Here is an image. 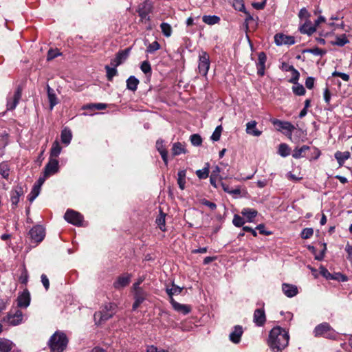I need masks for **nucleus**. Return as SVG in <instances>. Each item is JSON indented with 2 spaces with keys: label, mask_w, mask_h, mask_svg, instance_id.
Listing matches in <instances>:
<instances>
[{
  "label": "nucleus",
  "mask_w": 352,
  "mask_h": 352,
  "mask_svg": "<svg viewBox=\"0 0 352 352\" xmlns=\"http://www.w3.org/2000/svg\"><path fill=\"white\" fill-rule=\"evenodd\" d=\"M345 251L347 253V259L352 263V245L347 243L345 247Z\"/></svg>",
  "instance_id": "63"
},
{
  "label": "nucleus",
  "mask_w": 352,
  "mask_h": 352,
  "mask_svg": "<svg viewBox=\"0 0 352 352\" xmlns=\"http://www.w3.org/2000/svg\"><path fill=\"white\" fill-rule=\"evenodd\" d=\"M243 333V329L242 326H241V325L234 326L233 327L231 333L229 335L230 340L234 344L239 343Z\"/></svg>",
  "instance_id": "16"
},
{
  "label": "nucleus",
  "mask_w": 352,
  "mask_h": 352,
  "mask_svg": "<svg viewBox=\"0 0 352 352\" xmlns=\"http://www.w3.org/2000/svg\"><path fill=\"white\" fill-rule=\"evenodd\" d=\"M257 122L255 120L250 121L246 124V133L255 137H258L262 132L256 129Z\"/></svg>",
  "instance_id": "23"
},
{
  "label": "nucleus",
  "mask_w": 352,
  "mask_h": 352,
  "mask_svg": "<svg viewBox=\"0 0 352 352\" xmlns=\"http://www.w3.org/2000/svg\"><path fill=\"white\" fill-rule=\"evenodd\" d=\"M9 168L6 163H0V175H2L3 178H7L9 176Z\"/></svg>",
  "instance_id": "52"
},
{
  "label": "nucleus",
  "mask_w": 352,
  "mask_h": 352,
  "mask_svg": "<svg viewBox=\"0 0 352 352\" xmlns=\"http://www.w3.org/2000/svg\"><path fill=\"white\" fill-rule=\"evenodd\" d=\"M349 41L346 38V34H342L339 36H336V40L332 41V44L338 46H344L345 44L348 43Z\"/></svg>",
  "instance_id": "40"
},
{
  "label": "nucleus",
  "mask_w": 352,
  "mask_h": 352,
  "mask_svg": "<svg viewBox=\"0 0 352 352\" xmlns=\"http://www.w3.org/2000/svg\"><path fill=\"white\" fill-rule=\"evenodd\" d=\"M170 302L175 311L182 313L184 315L188 314L191 310V308L189 305L180 304L176 302L173 299V298H171V300H170Z\"/></svg>",
  "instance_id": "20"
},
{
  "label": "nucleus",
  "mask_w": 352,
  "mask_h": 352,
  "mask_svg": "<svg viewBox=\"0 0 352 352\" xmlns=\"http://www.w3.org/2000/svg\"><path fill=\"white\" fill-rule=\"evenodd\" d=\"M207 166L204 168L203 169L197 170L196 171V175L199 179H206L208 177L209 175V165L206 164Z\"/></svg>",
  "instance_id": "46"
},
{
  "label": "nucleus",
  "mask_w": 352,
  "mask_h": 352,
  "mask_svg": "<svg viewBox=\"0 0 352 352\" xmlns=\"http://www.w3.org/2000/svg\"><path fill=\"white\" fill-rule=\"evenodd\" d=\"M160 29L162 30V34L166 36L169 37L171 36L172 34V28L171 26L167 23H162L160 25Z\"/></svg>",
  "instance_id": "42"
},
{
  "label": "nucleus",
  "mask_w": 352,
  "mask_h": 352,
  "mask_svg": "<svg viewBox=\"0 0 352 352\" xmlns=\"http://www.w3.org/2000/svg\"><path fill=\"white\" fill-rule=\"evenodd\" d=\"M274 41L277 45H294L295 43V38L292 36H287L284 34H276L274 36Z\"/></svg>",
  "instance_id": "11"
},
{
  "label": "nucleus",
  "mask_w": 352,
  "mask_h": 352,
  "mask_svg": "<svg viewBox=\"0 0 352 352\" xmlns=\"http://www.w3.org/2000/svg\"><path fill=\"white\" fill-rule=\"evenodd\" d=\"M139 80L134 76H131L126 80V88L132 91H135L138 89L139 85Z\"/></svg>",
  "instance_id": "27"
},
{
  "label": "nucleus",
  "mask_w": 352,
  "mask_h": 352,
  "mask_svg": "<svg viewBox=\"0 0 352 352\" xmlns=\"http://www.w3.org/2000/svg\"><path fill=\"white\" fill-rule=\"evenodd\" d=\"M298 16L301 19H307L309 16V13L308 12V11L307 10V9L305 8H303L300 10L299 13H298Z\"/></svg>",
  "instance_id": "62"
},
{
  "label": "nucleus",
  "mask_w": 352,
  "mask_h": 352,
  "mask_svg": "<svg viewBox=\"0 0 352 352\" xmlns=\"http://www.w3.org/2000/svg\"><path fill=\"white\" fill-rule=\"evenodd\" d=\"M232 223L236 227H241L245 224V221L241 216L235 214L234 216Z\"/></svg>",
  "instance_id": "56"
},
{
  "label": "nucleus",
  "mask_w": 352,
  "mask_h": 352,
  "mask_svg": "<svg viewBox=\"0 0 352 352\" xmlns=\"http://www.w3.org/2000/svg\"><path fill=\"white\" fill-rule=\"evenodd\" d=\"M130 280H131L130 274H126L120 276L117 278V280L113 283V287L117 289H120L123 287H125L126 286H127L129 284Z\"/></svg>",
  "instance_id": "19"
},
{
  "label": "nucleus",
  "mask_w": 352,
  "mask_h": 352,
  "mask_svg": "<svg viewBox=\"0 0 352 352\" xmlns=\"http://www.w3.org/2000/svg\"><path fill=\"white\" fill-rule=\"evenodd\" d=\"M64 219L68 223L76 226H80L83 221L82 215L72 209H68L64 215Z\"/></svg>",
  "instance_id": "7"
},
{
  "label": "nucleus",
  "mask_w": 352,
  "mask_h": 352,
  "mask_svg": "<svg viewBox=\"0 0 352 352\" xmlns=\"http://www.w3.org/2000/svg\"><path fill=\"white\" fill-rule=\"evenodd\" d=\"M140 68L145 74L151 73V67L148 60L143 61L141 64Z\"/></svg>",
  "instance_id": "57"
},
{
  "label": "nucleus",
  "mask_w": 352,
  "mask_h": 352,
  "mask_svg": "<svg viewBox=\"0 0 352 352\" xmlns=\"http://www.w3.org/2000/svg\"><path fill=\"white\" fill-rule=\"evenodd\" d=\"M289 70L292 72V77L289 79V82L297 84L300 78V73L292 65L289 66Z\"/></svg>",
  "instance_id": "41"
},
{
  "label": "nucleus",
  "mask_w": 352,
  "mask_h": 352,
  "mask_svg": "<svg viewBox=\"0 0 352 352\" xmlns=\"http://www.w3.org/2000/svg\"><path fill=\"white\" fill-rule=\"evenodd\" d=\"M12 348V343L5 338H0V351L10 352Z\"/></svg>",
  "instance_id": "32"
},
{
  "label": "nucleus",
  "mask_w": 352,
  "mask_h": 352,
  "mask_svg": "<svg viewBox=\"0 0 352 352\" xmlns=\"http://www.w3.org/2000/svg\"><path fill=\"white\" fill-rule=\"evenodd\" d=\"M316 30V25H313L310 21H307L303 25L300 26L299 31L302 34H306L308 35L312 34Z\"/></svg>",
  "instance_id": "24"
},
{
  "label": "nucleus",
  "mask_w": 352,
  "mask_h": 352,
  "mask_svg": "<svg viewBox=\"0 0 352 352\" xmlns=\"http://www.w3.org/2000/svg\"><path fill=\"white\" fill-rule=\"evenodd\" d=\"M271 122L276 127L277 131L283 132L289 138H292V132L296 128L291 122L276 118L272 119Z\"/></svg>",
  "instance_id": "6"
},
{
  "label": "nucleus",
  "mask_w": 352,
  "mask_h": 352,
  "mask_svg": "<svg viewBox=\"0 0 352 352\" xmlns=\"http://www.w3.org/2000/svg\"><path fill=\"white\" fill-rule=\"evenodd\" d=\"M289 340L288 332L277 326L270 331L267 344L273 352H280L288 345Z\"/></svg>",
  "instance_id": "1"
},
{
  "label": "nucleus",
  "mask_w": 352,
  "mask_h": 352,
  "mask_svg": "<svg viewBox=\"0 0 352 352\" xmlns=\"http://www.w3.org/2000/svg\"><path fill=\"white\" fill-rule=\"evenodd\" d=\"M333 76H339L343 80L348 81L349 80V76L346 74L342 73L340 72L335 71L332 74Z\"/></svg>",
  "instance_id": "60"
},
{
  "label": "nucleus",
  "mask_w": 352,
  "mask_h": 352,
  "mask_svg": "<svg viewBox=\"0 0 352 352\" xmlns=\"http://www.w3.org/2000/svg\"><path fill=\"white\" fill-rule=\"evenodd\" d=\"M292 91L296 96H303L306 92L305 87L298 82H297V84H294L292 87Z\"/></svg>",
  "instance_id": "44"
},
{
  "label": "nucleus",
  "mask_w": 352,
  "mask_h": 352,
  "mask_svg": "<svg viewBox=\"0 0 352 352\" xmlns=\"http://www.w3.org/2000/svg\"><path fill=\"white\" fill-rule=\"evenodd\" d=\"M282 290L285 296L289 298L295 296L298 294V288L296 285L283 283Z\"/></svg>",
  "instance_id": "22"
},
{
  "label": "nucleus",
  "mask_w": 352,
  "mask_h": 352,
  "mask_svg": "<svg viewBox=\"0 0 352 352\" xmlns=\"http://www.w3.org/2000/svg\"><path fill=\"white\" fill-rule=\"evenodd\" d=\"M28 235L30 236L31 242L36 245L43 240L45 237V229L41 226H36L30 230Z\"/></svg>",
  "instance_id": "8"
},
{
  "label": "nucleus",
  "mask_w": 352,
  "mask_h": 352,
  "mask_svg": "<svg viewBox=\"0 0 352 352\" xmlns=\"http://www.w3.org/2000/svg\"><path fill=\"white\" fill-rule=\"evenodd\" d=\"M147 296L146 292L143 289L134 290L135 302L133 304V309L135 310L144 302Z\"/></svg>",
  "instance_id": "15"
},
{
  "label": "nucleus",
  "mask_w": 352,
  "mask_h": 352,
  "mask_svg": "<svg viewBox=\"0 0 352 352\" xmlns=\"http://www.w3.org/2000/svg\"><path fill=\"white\" fill-rule=\"evenodd\" d=\"M30 294L28 289H23V308H27L30 304Z\"/></svg>",
  "instance_id": "55"
},
{
  "label": "nucleus",
  "mask_w": 352,
  "mask_h": 352,
  "mask_svg": "<svg viewBox=\"0 0 352 352\" xmlns=\"http://www.w3.org/2000/svg\"><path fill=\"white\" fill-rule=\"evenodd\" d=\"M186 173V172L185 170H179L177 173V175H178L177 184L179 185V187L182 190H184L185 188Z\"/></svg>",
  "instance_id": "35"
},
{
  "label": "nucleus",
  "mask_w": 352,
  "mask_h": 352,
  "mask_svg": "<svg viewBox=\"0 0 352 352\" xmlns=\"http://www.w3.org/2000/svg\"><path fill=\"white\" fill-rule=\"evenodd\" d=\"M320 274L329 280L332 279H338V278L334 277L333 274H331L327 268L321 266L320 267Z\"/></svg>",
  "instance_id": "51"
},
{
  "label": "nucleus",
  "mask_w": 352,
  "mask_h": 352,
  "mask_svg": "<svg viewBox=\"0 0 352 352\" xmlns=\"http://www.w3.org/2000/svg\"><path fill=\"white\" fill-rule=\"evenodd\" d=\"M290 148L287 144L282 143L278 146V154L282 157H287L290 154Z\"/></svg>",
  "instance_id": "38"
},
{
  "label": "nucleus",
  "mask_w": 352,
  "mask_h": 352,
  "mask_svg": "<svg viewBox=\"0 0 352 352\" xmlns=\"http://www.w3.org/2000/svg\"><path fill=\"white\" fill-rule=\"evenodd\" d=\"M165 214H164L162 212H160V215L156 219V223L157 224L159 228L162 231H165Z\"/></svg>",
  "instance_id": "43"
},
{
  "label": "nucleus",
  "mask_w": 352,
  "mask_h": 352,
  "mask_svg": "<svg viewBox=\"0 0 352 352\" xmlns=\"http://www.w3.org/2000/svg\"><path fill=\"white\" fill-rule=\"evenodd\" d=\"M350 155L351 154L349 151H338L335 153V157L340 166H342L344 162L350 157Z\"/></svg>",
  "instance_id": "28"
},
{
  "label": "nucleus",
  "mask_w": 352,
  "mask_h": 352,
  "mask_svg": "<svg viewBox=\"0 0 352 352\" xmlns=\"http://www.w3.org/2000/svg\"><path fill=\"white\" fill-rule=\"evenodd\" d=\"M172 154L173 156L179 155L182 153H186L187 152L185 148V145L179 142H175L172 147Z\"/></svg>",
  "instance_id": "26"
},
{
  "label": "nucleus",
  "mask_w": 352,
  "mask_h": 352,
  "mask_svg": "<svg viewBox=\"0 0 352 352\" xmlns=\"http://www.w3.org/2000/svg\"><path fill=\"white\" fill-rule=\"evenodd\" d=\"M182 291V288L175 285V284L172 285L171 288L166 289V293L170 297V300H171V298H173V295L179 294Z\"/></svg>",
  "instance_id": "39"
},
{
  "label": "nucleus",
  "mask_w": 352,
  "mask_h": 352,
  "mask_svg": "<svg viewBox=\"0 0 352 352\" xmlns=\"http://www.w3.org/2000/svg\"><path fill=\"white\" fill-rule=\"evenodd\" d=\"M221 186L223 190L229 194L234 195H239L241 194V189L239 187L232 189L230 187L228 184L223 182L221 183Z\"/></svg>",
  "instance_id": "37"
},
{
  "label": "nucleus",
  "mask_w": 352,
  "mask_h": 352,
  "mask_svg": "<svg viewBox=\"0 0 352 352\" xmlns=\"http://www.w3.org/2000/svg\"><path fill=\"white\" fill-rule=\"evenodd\" d=\"M266 61L267 56L265 53L263 52H259L258 54V60L256 63L257 74L259 76H263L265 75Z\"/></svg>",
  "instance_id": "12"
},
{
  "label": "nucleus",
  "mask_w": 352,
  "mask_h": 352,
  "mask_svg": "<svg viewBox=\"0 0 352 352\" xmlns=\"http://www.w3.org/2000/svg\"><path fill=\"white\" fill-rule=\"evenodd\" d=\"M223 128L221 125H219L216 127L210 138L213 141H218L220 139Z\"/></svg>",
  "instance_id": "49"
},
{
  "label": "nucleus",
  "mask_w": 352,
  "mask_h": 352,
  "mask_svg": "<svg viewBox=\"0 0 352 352\" xmlns=\"http://www.w3.org/2000/svg\"><path fill=\"white\" fill-rule=\"evenodd\" d=\"M314 234V230L311 228H304L301 233L300 236L303 239H310Z\"/></svg>",
  "instance_id": "48"
},
{
  "label": "nucleus",
  "mask_w": 352,
  "mask_h": 352,
  "mask_svg": "<svg viewBox=\"0 0 352 352\" xmlns=\"http://www.w3.org/2000/svg\"><path fill=\"white\" fill-rule=\"evenodd\" d=\"M315 337H324L329 339H335L336 333L327 322H323L317 325L314 330Z\"/></svg>",
  "instance_id": "5"
},
{
  "label": "nucleus",
  "mask_w": 352,
  "mask_h": 352,
  "mask_svg": "<svg viewBox=\"0 0 352 352\" xmlns=\"http://www.w3.org/2000/svg\"><path fill=\"white\" fill-rule=\"evenodd\" d=\"M156 148L160 153L161 157L166 166L168 165V152L164 145V141L162 139H158L156 142Z\"/></svg>",
  "instance_id": "21"
},
{
  "label": "nucleus",
  "mask_w": 352,
  "mask_h": 352,
  "mask_svg": "<svg viewBox=\"0 0 352 352\" xmlns=\"http://www.w3.org/2000/svg\"><path fill=\"white\" fill-rule=\"evenodd\" d=\"M62 150V147L60 146L59 142L58 141H55L52 144V146L50 150V158H55L60 155Z\"/></svg>",
  "instance_id": "31"
},
{
  "label": "nucleus",
  "mask_w": 352,
  "mask_h": 352,
  "mask_svg": "<svg viewBox=\"0 0 352 352\" xmlns=\"http://www.w3.org/2000/svg\"><path fill=\"white\" fill-rule=\"evenodd\" d=\"M253 322L257 327H263L266 322V316L263 308L255 309L253 316Z\"/></svg>",
  "instance_id": "13"
},
{
  "label": "nucleus",
  "mask_w": 352,
  "mask_h": 352,
  "mask_svg": "<svg viewBox=\"0 0 352 352\" xmlns=\"http://www.w3.org/2000/svg\"><path fill=\"white\" fill-rule=\"evenodd\" d=\"M323 95H324V100L325 102L327 104H329L330 100H331V93L329 91V88L327 87L324 90V94Z\"/></svg>",
  "instance_id": "61"
},
{
  "label": "nucleus",
  "mask_w": 352,
  "mask_h": 352,
  "mask_svg": "<svg viewBox=\"0 0 352 352\" xmlns=\"http://www.w3.org/2000/svg\"><path fill=\"white\" fill-rule=\"evenodd\" d=\"M210 57L208 53L202 52L199 57L198 69L200 74L206 76L210 68Z\"/></svg>",
  "instance_id": "9"
},
{
  "label": "nucleus",
  "mask_w": 352,
  "mask_h": 352,
  "mask_svg": "<svg viewBox=\"0 0 352 352\" xmlns=\"http://www.w3.org/2000/svg\"><path fill=\"white\" fill-rule=\"evenodd\" d=\"M116 305L114 303H107L100 311L94 314V320L96 324H101L113 317L116 311Z\"/></svg>",
  "instance_id": "4"
},
{
  "label": "nucleus",
  "mask_w": 352,
  "mask_h": 352,
  "mask_svg": "<svg viewBox=\"0 0 352 352\" xmlns=\"http://www.w3.org/2000/svg\"><path fill=\"white\" fill-rule=\"evenodd\" d=\"M21 87L19 86L16 91L14 94V95L8 99V102H7V109L8 110H12L16 107V106L19 103V100L21 98Z\"/></svg>",
  "instance_id": "17"
},
{
  "label": "nucleus",
  "mask_w": 352,
  "mask_h": 352,
  "mask_svg": "<svg viewBox=\"0 0 352 352\" xmlns=\"http://www.w3.org/2000/svg\"><path fill=\"white\" fill-rule=\"evenodd\" d=\"M220 20V17L216 15H204L202 17L203 22L210 25L219 23Z\"/></svg>",
  "instance_id": "30"
},
{
  "label": "nucleus",
  "mask_w": 352,
  "mask_h": 352,
  "mask_svg": "<svg viewBox=\"0 0 352 352\" xmlns=\"http://www.w3.org/2000/svg\"><path fill=\"white\" fill-rule=\"evenodd\" d=\"M190 142L193 146H198L202 143V138L199 134H193L190 136Z\"/></svg>",
  "instance_id": "54"
},
{
  "label": "nucleus",
  "mask_w": 352,
  "mask_h": 352,
  "mask_svg": "<svg viewBox=\"0 0 352 352\" xmlns=\"http://www.w3.org/2000/svg\"><path fill=\"white\" fill-rule=\"evenodd\" d=\"M146 352H168V351L162 349H158L156 346L152 345V346H148Z\"/></svg>",
  "instance_id": "64"
},
{
  "label": "nucleus",
  "mask_w": 352,
  "mask_h": 352,
  "mask_svg": "<svg viewBox=\"0 0 352 352\" xmlns=\"http://www.w3.org/2000/svg\"><path fill=\"white\" fill-rule=\"evenodd\" d=\"M160 48V45L157 41H153L152 43H150L147 48L146 52L147 53L152 54L155 52V51L158 50Z\"/></svg>",
  "instance_id": "53"
},
{
  "label": "nucleus",
  "mask_w": 352,
  "mask_h": 352,
  "mask_svg": "<svg viewBox=\"0 0 352 352\" xmlns=\"http://www.w3.org/2000/svg\"><path fill=\"white\" fill-rule=\"evenodd\" d=\"M58 168V161L55 158H50L48 163L45 167L44 176L47 177L56 173Z\"/></svg>",
  "instance_id": "10"
},
{
  "label": "nucleus",
  "mask_w": 352,
  "mask_h": 352,
  "mask_svg": "<svg viewBox=\"0 0 352 352\" xmlns=\"http://www.w3.org/2000/svg\"><path fill=\"white\" fill-rule=\"evenodd\" d=\"M130 49L119 51L116 57L111 60V65L113 67H118L121 65L128 57Z\"/></svg>",
  "instance_id": "14"
},
{
  "label": "nucleus",
  "mask_w": 352,
  "mask_h": 352,
  "mask_svg": "<svg viewBox=\"0 0 352 352\" xmlns=\"http://www.w3.org/2000/svg\"><path fill=\"white\" fill-rule=\"evenodd\" d=\"M107 105L104 103H95V104H89L85 106V109L90 110H103L107 108Z\"/></svg>",
  "instance_id": "45"
},
{
  "label": "nucleus",
  "mask_w": 352,
  "mask_h": 352,
  "mask_svg": "<svg viewBox=\"0 0 352 352\" xmlns=\"http://www.w3.org/2000/svg\"><path fill=\"white\" fill-rule=\"evenodd\" d=\"M305 52L312 54L315 56H323L325 54L326 51L318 47H314L311 49H307L304 51Z\"/></svg>",
  "instance_id": "50"
},
{
  "label": "nucleus",
  "mask_w": 352,
  "mask_h": 352,
  "mask_svg": "<svg viewBox=\"0 0 352 352\" xmlns=\"http://www.w3.org/2000/svg\"><path fill=\"white\" fill-rule=\"evenodd\" d=\"M20 198V194L17 191H14L12 192L11 195V202H12V208H15L17 205V204L19 201Z\"/></svg>",
  "instance_id": "58"
},
{
  "label": "nucleus",
  "mask_w": 352,
  "mask_h": 352,
  "mask_svg": "<svg viewBox=\"0 0 352 352\" xmlns=\"http://www.w3.org/2000/svg\"><path fill=\"white\" fill-rule=\"evenodd\" d=\"M44 179L39 178L38 181L34 184L30 195L28 196V199L30 202H32L39 195L41 188Z\"/></svg>",
  "instance_id": "18"
},
{
  "label": "nucleus",
  "mask_w": 352,
  "mask_h": 352,
  "mask_svg": "<svg viewBox=\"0 0 352 352\" xmlns=\"http://www.w3.org/2000/svg\"><path fill=\"white\" fill-rule=\"evenodd\" d=\"M310 147L309 146L303 145L300 148H296L294 150L292 153V157L295 159H299L300 157H304V153L309 150Z\"/></svg>",
  "instance_id": "33"
},
{
  "label": "nucleus",
  "mask_w": 352,
  "mask_h": 352,
  "mask_svg": "<svg viewBox=\"0 0 352 352\" xmlns=\"http://www.w3.org/2000/svg\"><path fill=\"white\" fill-rule=\"evenodd\" d=\"M138 15L141 18L142 21L143 20H148L149 18L148 16V12L144 8H139L138 10Z\"/></svg>",
  "instance_id": "59"
},
{
  "label": "nucleus",
  "mask_w": 352,
  "mask_h": 352,
  "mask_svg": "<svg viewBox=\"0 0 352 352\" xmlns=\"http://www.w3.org/2000/svg\"><path fill=\"white\" fill-rule=\"evenodd\" d=\"M68 342L66 334L58 330L50 337L47 345L51 352H63L67 346Z\"/></svg>",
  "instance_id": "2"
},
{
  "label": "nucleus",
  "mask_w": 352,
  "mask_h": 352,
  "mask_svg": "<svg viewBox=\"0 0 352 352\" xmlns=\"http://www.w3.org/2000/svg\"><path fill=\"white\" fill-rule=\"evenodd\" d=\"M60 138L61 142L63 144L68 145L70 143L72 138V134L71 131L66 128L63 129L60 134Z\"/></svg>",
  "instance_id": "29"
},
{
  "label": "nucleus",
  "mask_w": 352,
  "mask_h": 352,
  "mask_svg": "<svg viewBox=\"0 0 352 352\" xmlns=\"http://www.w3.org/2000/svg\"><path fill=\"white\" fill-rule=\"evenodd\" d=\"M47 96L50 104V109H52L57 104V98L54 90L51 89L49 85H47Z\"/></svg>",
  "instance_id": "34"
},
{
  "label": "nucleus",
  "mask_w": 352,
  "mask_h": 352,
  "mask_svg": "<svg viewBox=\"0 0 352 352\" xmlns=\"http://www.w3.org/2000/svg\"><path fill=\"white\" fill-rule=\"evenodd\" d=\"M61 53L58 49H50L47 52V60L50 61L60 56Z\"/></svg>",
  "instance_id": "47"
},
{
  "label": "nucleus",
  "mask_w": 352,
  "mask_h": 352,
  "mask_svg": "<svg viewBox=\"0 0 352 352\" xmlns=\"http://www.w3.org/2000/svg\"><path fill=\"white\" fill-rule=\"evenodd\" d=\"M117 67H111L109 65H106L104 67V69L106 70L107 73V78L108 80L111 81L114 76L118 75V70L116 69Z\"/></svg>",
  "instance_id": "36"
},
{
  "label": "nucleus",
  "mask_w": 352,
  "mask_h": 352,
  "mask_svg": "<svg viewBox=\"0 0 352 352\" xmlns=\"http://www.w3.org/2000/svg\"><path fill=\"white\" fill-rule=\"evenodd\" d=\"M16 301V307H12L7 316L2 319L3 322L12 326L18 325L22 321V293L19 292Z\"/></svg>",
  "instance_id": "3"
},
{
  "label": "nucleus",
  "mask_w": 352,
  "mask_h": 352,
  "mask_svg": "<svg viewBox=\"0 0 352 352\" xmlns=\"http://www.w3.org/2000/svg\"><path fill=\"white\" fill-rule=\"evenodd\" d=\"M241 213L247 219L248 222H252L258 214V212L256 210L250 208H243Z\"/></svg>",
  "instance_id": "25"
}]
</instances>
